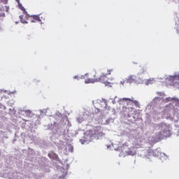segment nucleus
<instances>
[{"instance_id": "f257e3e1", "label": "nucleus", "mask_w": 179, "mask_h": 179, "mask_svg": "<svg viewBox=\"0 0 179 179\" xmlns=\"http://www.w3.org/2000/svg\"><path fill=\"white\" fill-rule=\"evenodd\" d=\"M95 82H100L101 83H103L106 86H111V83H108V78L106 74H101V76L97 79H85V83H94Z\"/></svg>"}, {"instance_id": "f03ea898", "label": "nucleus", "mask_w": 179, "mask_h": 179, "mask_svg": "<svg viewBox=\"0 0 179 179\" xmlns=\"http://www.w3.org/2000/svg\"><path fill=\"white\" fill-rule=\"evenodd\" d=\"M41 19H43L41 15L30 16V20L31 23H36V22H41Z\"/></svg>"}, {"instance_id": "7ed1b4c3", "label": "nucleus", "mask_w": 179, "mask_h": 179, "mask_svg": "<svg viewBox=\"0 0 179 179\" xmlns=\"http://www.w3.org/2000/svg\"><path fill=\"white\" fill-rule=\"evenodd\" d=\"M48 157L52 159V160H56L57 162H59V157H58V155L55 154L54 152H50L48 154Z\"/></svg>"}, {"instance_id": "20e7f679", "label": "nucleus", "mask_w": 179, "mask_h": 179, "mask_svg": "<svg viewBox=\"0 0 179 179\" xmlns=\"http://www.w3.org/2000/svg\"><path fill=\"white\" fill-rule=\"evenodd\" d=\"M136 81V76H130L126 80L127 83H133V82Z\"/></svg>"}, {"instance_id": "39448f33", "label": "nucleus", "mask_w": 179, "mask_h": 179, "mask_svg": "<svg viewBox=\"0 0 179 179\" xmlns=\"http://www.w3.org/2000/svg\"><path fill=\"white\" fill-rule=\"evenodd\" d=\"M16 2H17V6H18L19 9L22 10L24 12V13H25V15H27V12L26 11V9L24 8V7H23V6L22 5V3H20V1L19 0H16Z\"/></svg>"}, {"instance_id": "423d86ee", "label": "nucleus", "mask_w": 179, "mask_h": 179, "mask_svg": "<svg viewBox=\"0 0 179 179\" xmlns=\"http://www.w3.org/2000/svg\"><path fill=\"white\" fill-rule=\"evenodd\" d=\"M168 79L172 82H176V80H179V74L175 76H170Z\"/></svg>"}, {"instance_id": "0eeeda50", "label": "nucleus", "mask_w": 179, "mask_h": 179, "mask_svg": "<svg viewBox=\"0 0 179 179\" xmlns=\"http://www.w3.org/2000/svg\"><path fill=\"white\" fill-rule=\"evenodd\" d=\"M94 131H95V134L96 135H100V134H102V132L97 133L98 131H101V126H96L94 127Z\"/></svg>"}, {"instance_id": "6e6552de", "label": "nucleus", "mask_w": 179, "mask_h": 179, "mask_svg": "<svg viewBox=\"0 0 179 179\" xmlns=\"http://www.w3.org/2000/svg\"><path fill=\"white\" fill-rule=\"evenodd\" d=\"M153 82H155L154 79H149L146 81L147 85H152Z\"/></svg>"}, {"instance_id": "1a4fd4ad", "label": "nucleus", "mask_w": 179, "mask_h": 179, "mask_svg": "<svg viewBox=\"0 0 179 179\" xmlns=\"http://www.w3.org/2000/svg\"><path fill=\"white\" fill-rule=\"evenodd\" d=\"M20 19L21 23H27V22L24 19H23V15H20Z\"/></svg>"}, {"instance_id": "9d476101", "label": "nucleus", "mask_w": 179, "mask_h": 179, "mask_svg": "<svg viewBox=\"0 0 179 179\" xmlns=\"http://www.w3.org/2000/svg\"><path fill=\"white\" fill-rule=\"evenodd\" d=\"M111 72H113V69H109V70H108V73H107V74H106V76L107 75H111Z\"/></svg>"}, {"instance_id": "9b49d317", "label": "nucleus", "mask_w": 179, "mask_h": 179, "mask_svg": "<svg viewBox=\"0 0 179 179\" xmlns=\"http://www.w3.org/2000/svg\"><path fill=\"white\" fill-rule=\"evenodd\" d=\"M1 2H3V3L6 5V3H8V0H1Z\"/></svg>"}, {"instance_id": "f8f14e48", "label": "nucleus", "mask_w": 179, "mask_h": 179, "mask_svg": "<svg viewBox=\"0 0 179 179\" xmlns=\"http://www.w3.org/2000/svg\"><path fill=\"white\" fill-rule=\"evenodd\" d=\"M159 127H166V124L161 123V124H159Z\"/></svg>"}, {"instance_id": "ddd939ff", "label": "nucleus", "mask_w": 179, "mask_h": 179, "mask_svg": "<svg viewBox=\"0 0 179 179\" xmlns=\"http://www.w3.org/2000/svg\"><path fill=\"white\" fill-rule=\"evenodd\" d=\"M124 100L125 101H131V99L129 98H125Z\"/></svg>"}, {"instance_id": "4468645a", "label": "nucleus", "mask_w": 179, "mask_h": 179, "mask_svg": "<svg viewBox=\"0 0 179 179\" xmlns=\"http://www.w3.org/2000/svg\"><path fill=\"white\" fill-rule=\"evenodd\" d=\"M157 136H158V138H160L162 136V132H159L157 134Z\"/></svg>"}, {"instance_id": "2eb2a0df", "label": "nucleus", "mask_w": 179, "mask_h": 179, "mask_svg": "<svg viewBox=\"0 0 179 179\" xmlns=\"http://www.w3.org/2000/svg\"><path fill=\"white\" fill-rule=\"evenodd\" d=\"M176 31H177L178 34H179V25L177 26Z\"/></svg>"}, {"instance_id": "dca6fc26", "label": "nucleus", "mask_w": 179, "mask_h": 179, "mask_svg": "<svg viewBox=\"0 0 179 179\" xmlns=\"http://www.w3.org/2000/svg\"><path fill=\"white\" fill-rule=\"evenodd\" d=\"M73 79H77L78 80H79V77L78 76H76L73 77Z\"/></svg>"}, {"instance_id": "f3484780", "label": "nucleus", "mask_w": 179, "mask_h": 179, "mask_svg": "<svg viewBox=\"0 0 179 179\" xmlns=\"http://www.w3.org/2000/svg\"><path fill=\"white\" fill-rule=\"evenodd\" d=\"M6 12H8L9 10V7L6 6Z\"/></svg>"}]
</instances>
